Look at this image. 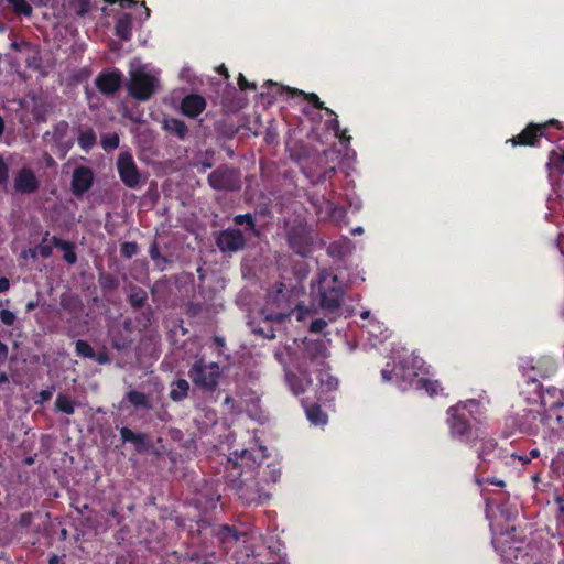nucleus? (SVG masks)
<instances>
[{
	"label": "nucleus",
	"mask_w": 564,
	"mask_h": 564,
	"mask_svg": "<svg viewBox=\"0 0 564 564\" xmlns=\"http://www.w3.org/2000/svg\"><path fill=\"white\" fill-rule=\"evenodd\" d=\"M17 319V316L13 312L9 311V310H1L0 311V321L6 325V326H12L14 324Z\"/></svg>",
	"instance_id": "47"
},
{
	"label": "nucleus",
	"mask_w": 564,
	"mask_h": 564,
	"mask_svg": "<svg viewBox=\"0 0 564 564\" xmlns=\"http://www.w3.org/2000/svg\"><path fill=\"white\" fill-rule=\"evenodd\" d=\"M208 185L218 192H239L242 187V174L237 167L220 164L207 176Z\"/></svg>",
	"instance_id": "4"
},
{
	"label": "nucleus",
	"mask_w": 564,
	"mask_h": 564,
	"mask_svg": "<svg viewBox=\"0 0 564 564\" xmlns=\"http://www.w3.org/2000/svg\"><path fill=\"white\" fill-rule=\"evenodd\" d=\"M126 400H128L135 409H152V403L144 392L130 390L126 393Z\"/></svg>",
	"instance_id": "27"
},
{
	"label": "nucleus",
	"mask_w": 564,
	"mask_h": 564,
	"mask_svg": "<svg viewBox=\"0 0 564 564\" xmlns=\"http://www.w3.org/2000/svg\"><path fill=\"white\" fill-rule=\"evenodd\" d=\"M206 108V100L198 94H191L183 98L181 102L182 113L189 117H198Z\"/></svg>",
	"instance_id": "17"
},
{
	"label": "nucleus",
	"mask_w": 564,
	"mask_h": 564,
	"mask_svg": "<svg viewBox=\"0 0 564 564\" xmlns=\"http://www.w3.org/2000/svg\"><path fill=\"white\" fill-rule=\"evenodd\" d=\"M123 75L119 69L102 70L95 78V86L106 96L116 94L122 86Z\"/></svg>",
	"instance_id": "12"
},
{
	"label": "nucleus",
	"mask_w": 564,
	"mask_h": 564,
	"mask_svg": "<svg viewBox=\"0 0 564 564\" xmlns=\"http://www.w3.org/2000/svg\"><path fill=\"white\" fill-rule=\"evenodd\" d=\"M528 456H529V459H534V458H538L541 456V452L540 449L538 448H532L529 453H528Z\"/></svg>",
	"instance_id": "63"
},
{
	"label": "nucleus",
	"mask_w": 564,
	"mask_h": 564,
	"mask_svg": "<svg viewBox=\"0 0 564 564\" xmlns=\"http://www.w3.org/2000/svg\"><path fill=\"white\" fill-rule=\"evenodd\" d=\"M476 421L465 403H457L447 410L446 423L451 437L470 447L479 438Z\"/></svg>",
	"instance_id": "2"
},
{
	"label": "nucleus",
	"mask_w": 564,
	"mask_h": 564,
	"mask_svg": "<svg viewBox=\"0 0 564 564\" xmlns=\"http://www.w3.org/2000/svg\"><path fill=\"white\" fill-rule=\"evenodd\" d=\"M308 421L314 425H324L327 422V415L321 409V405L314 403L305 409Z\"/></svg>",
	"instance_id": "30"
},
{
	"label": "nucleus",
	"mask_w": 564,
	"mask_h": 564,
	"mask_svg": "<svg viewBox=\"0 0 564 564\" xmlns=\"http://www.w3.org/2000/svg\"><path fill=\"white\" fill-rule=\"evenodd\" d=\"M558 121L550 120L547 123H529L518 135L508 140L513 147H534L545 134L547 126L557 124Z\"/></svg>",
	"instance_id": "10"
},
{
	"label": "nucleus",
	"mask_w": 564,
	"mask_h": 564,
	"mask_svg": "<svg viewBox=\"0 0 564 564\" xmlns=\"http://www.w3.org/2000/svg\"><path fill=\"white\" fill-rule=\"evenodd\" d=\"M333 116V119L329 120V128L334 130L335 132V135H338V132H339V121H338V117L337 115H332Z\"/></svg>",
	"instance_id": "55"
},
{
	"label": "nucleus",
	"mask_w": 564,
	"mask_h": 564,
	"mask_svg": "<svg viewBox=\"0 0 564 564\" xmlns=\"http://www.w3.org/2000/svg\"><path fill=\"white\" fill-rule=\"evenodd\" d=\"M511 457H512L513 459H518L522 465H527V464H529V463L531 462V459H529L528 454H521V455H519V454H517V453H512V454H511Z\"/></svg>",
	"instance_id": "57"
},
{
	"label": "nucleus",
	"mask_w": 564,
	"mask_h": 564,
	"mask_svg": "<svg viewBox=\"0 0 564 564\" xmlns=\"http://www.w3.org/2000/svg\"><path fill=\"white\" fill-rule=\"evenodd\" d=\"M218 536L223 542L231 540L237 542L239 540V534L234 527H229L227 524L223 525L218 532Z\"/></svg>",
	"instance_id": "41"
},
{
	"label": "nucleus",
	"mask_w": 564,
	"mask_h": 564,
	"mask_svg": "<svg viewBox=\"0 0 564 564\" xmlns=\"http://www.w3.org/2000/svg\"><path fill=\"white\" fill-rule=\"evenodd\" d=\"M119 135L117 133L106 134L101 137L100 143L106 151L115 150L119 147Z\"/></svg>",
	"instance_id": "43"
},
{
	"label": "nucleus",
	"mask_w": 564,
	"mask_h": 564,
	"mask_svg": "<svg viewBox=\"0 0 564 564\" xmlns=\"http://www.w3.org/2000/svg\"><path fill=\"white\" fill-rule=\"evenodd\" d=\"M32 521H33V514L31 512H24L20 516L18 524L21 528H25V527L31 525Z\"/></svg>",
	"instance_id": "52"
},
{
	"label": "nucleus",
	"mask_w": 564,
	"mask_h": 564,
	"mask_svg": "<svg viewBox=\"0 0 564 564\" xmlns=\"http://www.w3.org/2000/svg\"><path fill=\"white\" fill-rule=\"evenodd\" d=\"M346 291L338 276L328 271L318 275V305L330 321L341 315Z\"/></svg>",
	"instance_id": "1"
},
{
	"label": "nucleus",
	"mask_w": 564,
	"mask_h": 564,
	"mask_svg": "<svg viewBox=\"0 0 564 564\" xmlns=\"http://www.w3.org/2000/svg\"><path fill=\"white\" fill-rule=\"evenodd\" d=\"M411 384H414L415 389L424 390L430 397L437 395L443 392V387L438 380H431L427 378H417Z\"/></svg>",
	"instance_id": "26"
},
{
	"label": "nucleus",
	"mask_w": 564,
	"mask_h": 564,
	"mask_svg": "<svg viewBox=\"0 0 564 564\" xmlns=\"http://www.w3.org/2000/svg\"><path fill=\"white\" fill-rule=\"evenodd\" d=\"M51 245L63 251V260L66 263L73 265L77 262L78 258L75 251L76 246L74 242L63 240L57 236H53L51 239Z\"/></svg>",
	"instance_id": "21"
},
{
	"label": "nucleus",
	"mask_w": 564,
	"mask_h": 564,
	"mask_svg": "<svg viewBox=\"0 0 564 564\" xmlns=\"http://www.w3.org/2000/svg\"><path fill=\"white\" fill-rule=\"evenodd\" d=\"M10 288V281L8 278L2 276L0 278V292H6Z\"/></svg>",
	"instance_id": "61"
},
{
	"label": "nucleus",
	"mask_w": 564,
	"mask_h": 564,
	"mask_svg": "<svg viewBox=\"0 0 564 564\" xmlns=\"http://www.w3.org/2000/svg\"><path fill=\"white\" fill-rule=\"evenodd\" d=\"M265 85H268L269 89L275 90L272 94L270 91L267 93L272 98H275L276 95H282L284 93L290 96H295V95L303 96L304 100L308 101L314 108H316L318 110H324L327 115H335V112L332 109L327 108L324 105V102L319 99V97L314 93H304L299 89H291L289 87H282L272 80H268L265 83Z\"/></svg>",
	"instance_id": "11"
},
{
	"label": "nucleus",
	"mask_w": 564,
	"mask_h": 564,
	"mask_svg": "<svg viewBox=\"0 0 564 564\" xmlns=\"http://www.w3.org/2000/svg\"><path fill=\"white\" fill-rule=\"evenodd\" d=\"M216 246L218 249L226 253H235L241 251L247 246L245 234L239 228H227L216 236Z\"/></svg>",
	"instance_id": "8"
},
{
	"label": "nucleus",
	"mask_w": 564,
	"mask_h": 564,
	"mask_svg": "<svg viewBox=\"0 0 564 564\" xmlns=\"http://www.w3.org/2000/svg\"><path fill=\"white\" fill-rule=\"evenodd\" d=\"M542 406H564V393L562 389L554 386L545 387L543 384L536 386Z\"/></svg>",
	"instance_id": "16"
},
{
	"label": "nucleus",
	"mask_w": 564,
	"mask_h": 564,
	"mask_svg": "<svg viewBox=\"0 0 564 564\" xmlns=\"http://www.w3.org/2000/svg\"><path fill=\"white\" fill-rule=\"evenodd\" d=\"M94 172L90 167L80 165L75 167L72 175L70 191L76 197H83L93 186Z\"/></svg>",
	"instance_id": "13"
},
{
	"label": "nucleus",
	"mask_w": 564,
	"mask_h": 564,
	"mask_svg": "<svg viewBox=\"0 0 564 564\" xmlns=\"http://www.w3.org/2000/svg\"><path fill=\"white\" fill-rule=\"evenodd\" d=\"M555 506H556V521L560 527L564 528V498L556 496L555 497Z\"/></svg>",
	"instance_id": "46"
},
{
	"label": "nucleus",
	"mask_w": 564,
	"mask_h": 564,
	"mask_svg": "<svg viewBox=\"0 0 564 564\" xmlns=\"http://www.w3.org/2000/svg\"><path fill=\"white\" fill-rule=\"evenodd\" d=\"M237 495L247 507L261 505L264 499H268V495L263 492L262 488L256 481H241L237 488Z\"/></svg>",
	"instance_id": "14"
},
{
	"label": "nucleus",
	"mask_w": 564,
	"mask_h": 564,
	"mask_svg": "<svg viewBox=\"0 0 564 564\" xmlns=\"http://www.w3.org/2000/svg\"><path fill=\"white\" fill-rule=\"evenodd\" d=\"M120 437L122 443H132L138 453L147 452L151 447L145 433H135L127 426L120 429Z\"/></svg>",
	"instance_id": "18"
},
{
	"label": "nucleus",
	"mask_w": 564,
	"mask_h": 564,
	"mask_svg": "<svg viewBox=\"0 0 564 564\" xmlns=\"http://www.w3.org/2000/svg\"><path fill=\"white\" fill-rule=\"evenodd\" d=\"M327 326V322L324 318L313 319L310 324L311 333H321Z\"/></svg>",
	"instance_id": "49"
},
{
	"label": "nucleus",
	"mask_w": 564,
	"mask_h": 564,
	"mask_svg": "<svg viewBox=\"0 0 564 564\" xmlns=\"http://www.w3.org/2000/svg\"><path fill=\"white\" fill-rule=\"evenodd\" d=\"M115 33L122 41H129L132 37V17L129 13H122L116 21Z\"/></svg>",
	"instance_id": "24"
},
{
	"label": "nucleus",
	"mask_w": 564,
	"mask_h": 564,
	"mask_svg": "<svg viewBox=\"0 0 564 564\" xmlns=\"http://www.w3.org/2000/svg\"><path fill=\"white\" fill-rule=\"evenodd\" d=\"M232 221L236 226H243L245 231L259 237L260 230L257 228L256 216L251 213L235 215Z\"/></svg>",
	"instance_id": "25"
},
{
	"label": "nucleus",
	"mask_w": 564,
	"mask_h": 564,
	"mask_svg": "<svg viewBox=\"0 0 564 564\" xmlns=\"http://www.w3.org/2000/svg\"><path fill=\"white\" fill-rule=\"evenodd\" d=\"M93 360H95L98 365H108L111 361L106 347L97 352L95 351V357H93Z\"/></svg>",
	"instance_id": "48"
},
{
	"label": "nucleus",
	"mask_w": 564,
	"mask_h": 564,
	"mask_svg": "<svg viewBox=\"0 0 564 564\" xmlns=\"http://www.w3.org/2000/svg\"><path fill=\"white\" fill-rule=\"evenodd\" d=\"M68 130V123L61 121L54 127L53 138L57 143H62Z\"/></svg>",
	"instance_id": "45"
},
{
	"label": "nucleus",
	"mask_w": 564,
	"mask_h": 564,
	"mask_svg": "<svg viewBox=\"0 0 564 564\" xmlns=\"http://www.w3.org/2000/svg\"><path fill=\"white\" fill-rule=\"evenodd\" d=\"M97 137L93 129L84 130L79 133L77 142L78 145L88 153L96 144Z\"/></svg>",
	"instance_id": "32"
},
{
	"label": "nucleus",
	"mask_w": 564,
	"mask_h": 564,
	"mask_svg": "<svg viewBox=\"0 0 564 564\" xmlns=\"http://www.w3.org/2000/svg\"><path fill=\"white\" fill-rule=\"evenodd\" d=\"M162 128L171 135L177 138L178 140H185L188 135V127L186 123L174 117H166L163 119Z\"/></svg>",
	"instance_id": "20"
},
{
	"label": "nucleus",
	"mask_w": 564,
	"mask_h": 564,
	"mask_svg": "<svg viewBox=\"0 0 564 564\" xmlns=\"http://www.w3.org/2000/svg\"><path fill=\"white\" fill-rule=\"evenodd\" d=\"M138 252V245L133 241H127L121 243L120 253L127 259H131Z\"/></svg>",
	"instance_id": "44"
},
{
	"label": "nucleus",
	"mask_w": 564,
	"mask_h": 564,
	"mask_svg": "<svg viewBox=\"0 0 564 564\" xmlns=\"http://www.w3.org/2000/svg\"><path fill=\"white\" fill-rule=\"evenodd\" d=\"M285 382L295 395L304 392L302 380L295 373L286 372Z\"/></svg>",
	"instance_id": "37"
},
{
	"label": "nucleus",
	"mask_w": 564,
	"mask_h": 564,
	"mask_svg": "<svg viewBox=\"0 0 564 564\" xmlns=\"http://www.w3.org/2000/svg\"><path fill=\"white\" fill-rule=\"evenodd\" d=\"M149 254L153 261H155L156 265L162 270L164 269V264L169 262L167 258L163 257L160 252L159 245L156 241H153L149 249Z\"/></svg>",
	"instance_id": "39"
},
{
	"label": "nucleus",
	"mask_w": 564,
	"mask_h": 564,
	"mask_svg": "<svg viewBox=\"0 0 564 564\" xmlns=\"http://www.w3.org/2000/svg\"><path fill=\"white\" fill-rule=\"evenodd\" d=\"M120 181L129 188H137L141 184V173L130 152H121L116 162Z\"/></svg>",
	"instance_id": "7"
},
{
	"label": "nucleus",
	"mask_w": 564,
	"mask_h": 564,
	"mask_svg": "<svg viewBox=\"0 0 564 564\" xmlns=\"http://www.w3.org/2000/svg\"><path fill=\"white\" fill-rule=\"evenodd\" d=\"M547 165L555 169L558 174H564V155H560L555 151H552L549 156Z\"/></svg>",
	"instance_id": "42"
},
{
	"label": "nucleus",
	"mask_w": 564,
	"mask_h": 564,
	"mask_svg": "<svg viewBox=\"0 0 564 564\" xmlns=\"http://www.w3.org/2000/svg\"><path fill=\"white\" fill-rule=\"evenodd\" d=\"M37 250L43 258H48L52 254L51 246L37 245Z\"/></svg>",
	"instance_id": "56"
},
{
	"label": "nucleus",
	"mask_w": 564,
	"mask_h": 564,
	"mask_svg": "<svg viewBox=\"0 0 564 564\" xmlns=\"http://www.w3.org/2000/svg\"><path fill=\"white\" fill-rule=\"evenodd\" d=\"M238 86L241 90H256L257 86L254 83H250L242 74H239Z\"/></svg>",
	"instance_id": "50"
},
{
	"label": "nucleus",
	"mask_w": 564,
	"mask_h": 564,
	"mask_svg": "<svg viewBox=\"0 0 564 564\" xmlns=\"http://www.w3.org/2000/svg\"><path fill=\"white\" fill-rule=\"evenodd\" d=\"M8 346L0 341V364L4 362L8 358Z\"/></svg>",
	"instance_id": "58"
},
{
	"label": "nucleus",
	"mask_w": 564,
	"mask_h": 564,
	"mask_svg": "<svg viewBox=\"0 0 564 564\" xmlns=\"http://www.w3.org/2000/svg\"><path fill=\"white\" fill-rule=\"evenodd\" d=\"M7 2L18 15L30 17L32 14V7L26 2V0H7Z\"/></svg>",
	"instance_id": "35"
},
{
	"label": "nucleus",
	"mask_w": 564,
	"mask_h": 564,
	"mask_svg": "<svg viewBox=\"0 0 564 564\" xmlns=\"http://www.w3.org/2000/svg\"><path fill=\"white\" fill-rule=\"evenodd\" d=\"M55 409L61 413L70 415L75 412V404L68 395L59 393L55 400Z\"/></svg>",
	"instance_id": "33"
},
{
	"label": "nucleus",
	"mask_w": 564,
	"mask_h": 564,
	"mask_svg": "<svg viewBox=\"0 0 564 564\" xmlns=\"http://www.w3.org/2000/svg\"><path fill=\"white\" fill-rule=\"evenodd\" d=\"M188 377L193 384L204 392H215L223 377L218 362L197 358L188 369Z\"/></svg>",
	"instance_id": "3"
},
{
	"label": "nucleus",
	"mask_w": 564,
	"mask_h": 564,
	"mask_svg": "<svg viewBox=\"0 0 564 564\" xmlns=\"http://www.w3.org/2000/svg\"><path fill=\"white\" fill-rule=\"evenodd\" d=\"M336 137L339 138L340 142L344 144L349 143L350 139H351L350 135H347V130L346 129L341 130L340 128H339L338 135H336Z\"/></svg>",
	"instance_id": "59"
},
{
	"label": "nucleus",
	"mask_w": 564,
	"mask_h": 564,
	"mask_svg": "<svg viewBox=\"0 0 564 564\" xmlns=\"http://www.w3.org/2000/svg\"><path fill=\"white\" fill-rule=\"evenodd\" d=\"M0 191L9 193V165L2 155H0Z\"/></svg>",
	"instance_id": "38"
},
{
	"label": "nucleus",
	"mask_w": 564,
	"mask_h": 564,
	"mask_svg": "<svg viewBox=\"0 0 564 564\" xmlns=\"http://www.w3.org/2000/svg\"><path fill=\"white\" fill-rule=\"evenodd\" d=\"M326 384L329 389H336L338 387V380L332 376H327Z\"/></svg>",
	"instance_id": "62"
},
{
	"label": "nucleus",
	"mask_w": 564,
	"mask_h": 564,
	"mask_svg": "<svg viewBox=\"0 0 564 564\" xmlns=\"http://www.w3.org/2000/svg\"><path fill=\"white\" fill-rule=\"evenodd\" d=\"M133 323L130 318L113 321L108 327V338L113 349L126 350L133 343Z\"/></svg>",
	"instance_id": "6"
},
{
	"label": "nucleus",
	"mask_w": 564,
	"mask_h": 564,
	"mask_svg": "<svg viewBox=\"0 0 564 564\" xmlns=\"http://www.w3.org/2000/svg\"><path fill=\"white\" fill-rule=\"evenodd\" d=\"M104 1L109 3V4H113L116 2H119L122 8H129V7L133 6V4L139 3L138 0H104Z\"/></svg>",
	"instance_id": "54"
},
{
	"label": "nucleus",
	"mask_w": 564,
	"mask_h": 564,
	"mask_svg": "<svg viewBox=\"0 0 564 564\" xmlns=\"http://www.w3.org/2000/svg\"><path fill=\"white\" fill-rule=\"evenodd\" d=\"M156 86L158 79L153 75L143 69H137L131 73L127 88L131 97L139 101H145L152 97Z\"/></svg>",
	"instance_id": "5"
},
{
	"label": "nucleus",
	"mask_w": 564,
	"mask_h": 564,
	"mask_svg": "<svg viewBox=\"0 0 564 564\" xmlns=\"http://www.w3.org/2000/svg\"><path fill=\"white\" fill-rule=\"evenodd\" d=\"M543 412H530L532 420L539 421L542 426V432L554 433L564 427V416L561 413V410L564 406H543Z\"/></svg>",
	"instance_id": "9"
},
{
	"label": "nucleus",
	"mask_w": 564,
	"mask_h": 564,
	"mask_svg": "<svg viewBox=\"0 0 564 564\" xmlns=\"http://www.w3.org/2000/svg\"><path fill=\"white\" fill-rule=\"evenodd\" d=\"M288 243L297 254L304 256L311 243L306 228L302 225L292 226L288 231Z\"/></svg>",
	"instance_id": "15"
},
{
	"label": "nucleus",
	"mask_w": 564,
	"mask_h": 564,
	"mask_svg": "<svg viewBox=\"0 0 564 564\" xmlns=\"http://www.w3.org/2000/svg\"><path fill=\"white\" fill-rule=\"evenodd\" d=\"M289 316V313L284 312H270L265 314L267 322H283Z\"/></svg>",
	"instance_id": "51"
},
{
	"label": "nucleus",
	"mask_w": 564,
	"mask_h": 564,
	"mask_svg": "<svg viewBox=\"0 0 564 564\" xmlns=\"http://www.w3.org/2000/svg\"><path fill=\"white\" fill-rule=\"evenodd\" d=\"M189 390V383L185 379H177L172 383L171 391H170V398L171 400L175 402L183 401Z\"/></svg>",
	"instance_id": "29"
},
{
	"label": "nucleus",
	"mask_w": 564,
	"mask_h": 564,
	"mask_svg": "<svg viewBox=\"0 0 564 564\" xmlns=\"http://www.w3.org/2000/svg\"><path fill=\"white\" fill-rule=\"evenodd\" d=\"M404 371V368L402 365L400 367L390 366V364H387L386 368L381 370V378L383 382H390L393 380V378L399 379V377H403L401 372Z\"/></svg>",
	"instance_id": "36"
},
{
	"label": "nucleus",
	"mask_w": 564,
	"mask_h": 564,
	"mask_svg": "<svg viewBox=\"0 0 564 564\" xmlns=\"http://www.w3.org/2000/svg\"><path fill=\"white\" fill-rule=\"evenodd\" d=\"M18 193H33L35 192V174L31 169H21L15 178L13 185Z\"/></svg>",
	"instance_id": "19"
},
{
	"label": "nucleus",
	"mask_w": 564,
	"mask_h": 564,
	"mask_svg": "<svg viewBox=\"0 0 564 564\" xmlns=\"http://www.w3.org/2000/svg\"><path fill=\"white\" fill-rule=\"evenodd\" d=\"M148 301V293L141 286H132L130 289V293L128 296V302L131 305L132 308L139 310L142 308Z\"/></svg>",
	"instance_id": "28"
},
{
	"label": "nucleus",
	"mask_w": 564,
	"mask_h": 564,
	"mask_svg": "<svg viewBox=\"0 0 564 564\" xmlns=\"http://www.w3.org/2000/svg\"><path fill=\"white\" fill-rule=\"evenodd\" d=\"M48 564H64L61 560V557L56 554H53L50 560H48Z\"/></svg>",
	"instance_id": "64"
},
{
	"label": "nucleus",
	"mask_w": 564,
	"mask_h": 564,
	"mask_svg": "<svg viewBox=\"0 0 564 564\" xmlns=\"http://www.w3.org/2000/svg\"><path fill=\"white\" fill-rule=\"evenodd\" d=\"M326 345L323 339H310L304 343V356L311 361L326 358Z\"/></svg>",
	"instance_id": "22"
},
{
	"label": "nucleus",
	"mask_w": 564,
	"mask_h": 564,
	"mask_svg": "<svg viewBox=\"0 0 564 564\" xmlns=\"http://www.w3.org/2000/svg\"><path fill=\"white\" fill-rule=\"evenodd\" d=\"M531 371L534 373L533 376H528V379L533 383L538 382L536 373L541 378H549L556 371V365L552 359L544 358L538 360L536 365L532 367Z\"/></svg>",
	"instance_id": "23"
},
{
	"label": "nucleus",
	"mask_w": 564,
	"mask_h": 564,
	"mask_svg": "<svg viewBox=\"0 0 564 564\" xmlns=\"http://www.w3.org/2000/svg\"><path fill=\"white\" fill-rule=\"evenodd\" d=\"M486 481L490 485L501 487V488H503L506 486V482L497 477H488L486 479Z\"/></svg>",
	"instance_id": "60"
},
{
	"label": "nucleus",
	"mask_w": 564,
	"mask_h": 564,
	"mask_svg": "<svg viewBox=\"0 0 564 564\" xmlns=\"http://www.w3.org/2000/svg\"><path fill=\"white\" fill-rule=\"evenodd\" d=\"M99 283L102 290L111 291L119 286V281L110 273H101Z\"/></svg>",
	"instance_id": "40"
},
{
	"label": "nucleus",
	"mask_w": 564,
	"mask_h": 564,
	"mask_svg": "<svg viewBox=\"0 0 564 564\" xmlns=\"http://www.w3.org/2000/svg\"><path fill=\"white\" fill-rule=\"evenodd\" d=\"M75 352L78 357L86 359H93V357H95V349L84 339H77L75 341Z\"/></svg>",
	"instance_id": "34"
},
{
	"label": "nucleus",
	"mask_w": 564,
	"mask_h": 564,
	"mask_svg": "<svg viewBox=\"0 0 564 564\" xmlns=\"http://www.w3.org/2000/svg\"><path fill=\"white\" fill-rule=\"evenodd\" d=\"M254 333L259 334V335H261V336H263L264 338H268V339L275 338L274 329L271 326H269L267 329H264V328H257V329H254Z\"/></svg>",
	"instance_id": "53"
},
{
	"label": "nucleus",
	"mask_w": 564,
	"mask_h": 564,
	"mask_svg": "<svg viewBox=\"0 0 564 564\" xmlns=\"http://www.w3.org/2000/svg\"><path fill=\"white\" fill-rule=\"evenodd\" d=\"M478 440L480 441V446L477 449L478 458L481 462H486L488 456L494 454L498 444L492 438H484L479 436Z\"/></svg>",
	"instance_id": "31"
}]
</instances>
